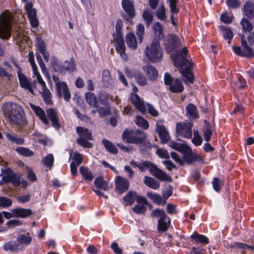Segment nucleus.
I'll use <instances>...</instances> for the list:
<instances>
[{
  "label": "nucleus",
  "mask_w": 254,
  "mask_h": 254,
  "mask_svg": "<svg viewBox=\"0 0 254 254\" xmlns=\"http://www.w3.org/2000/svg\"><path fill=\"white\" fill-rule=\"evenodd\" d=\"M14 217L25 218L32 214V211L29 209L17 208L11 211Z\"/></svg>",
  "instance_id": "obj_26"
},
{
  "label": "nucleus",
  "mask_w": 254,
  "mask_h": 254,
  "mask_svg": "<svg viewBox=\"0 0 254 254\" xmlns=\"http://www.w3.org/2000/svg\"><path fill=\"white\" fill-rule=\"evenodd\" d=\"M126 42L130 49L135 50L137 48V41L133 33L129 32L127 34Z\"/></svg>",
  "instance_id": "obj_29"
},
{
  "label": "nucleus",
  "mask_w": 254,
  "mask_h": 254,
  "mask_svg": "<svg viewBox=\"0 0 254 254\" xmlns=\"http://www.w3.org/2000/svg\"><path fill=\"white\" fill-rule=\"evenodd\" d=\"M130 100L136 109L141 112L144 113L147 110L152 116L156 117L159 116L158 111L153 106L149 104H145L137 94H132L130 95Z\"/></svg>",
  "instance_id": "obj_5"
},
{
  "label": "nucleus",
  "mask_w": 254,
  "mask_h": 254,
  "mask_svg": "<svg viewBox=\"0 0 254 254\" xmlns=\"http://www.w3.org/2000/svg\"><path fill=\"white\" fill-rule=\"evenodd\" d=\"M51 64L55 71L62 73H64L66 71L72 72L75 69V64L72 59L69 61H66L63 64H61L56 57H52Z\"/></svg>",
  "instance_id": "obj_7"
},
{
  "label": "nucleus",
  "mask_w": 254,
  "mask_h": 254,
  "mask_svg": "<svg viewBox=\"0 0 254 254\" xmlns=\"http://www.w3.org/2000/svg\"><path fill=\"white\" fill-rule=\"evenodd\" d=\"M30 106L35 115L39 117L44 124L46 125H48L49 124V120L46 118L45 112L42 108L32 104H30Z\"/></svg>",
  "instance_id": "obj_20"
},
{
  "label": "nucleus",
  "mask_w": 254,
  "mask_h": 254,
  "mask_svg": "<svg viewBox=\"0 0 254 254\" xmlns=\"http://www.w3.org/2000/svg\"><path fill=\"white\" fill-rule=\"evenodd\" d=\"M156 16L161 20H166L167 17L166 15V8L164 4H161L157 9L156 12Z\"/></svg>",
  "instance_id": "obj_45"
},
{
  "label": "nucleus",
  "mask_w": 254,
  "mask_h": 254,
  "mask_svg": "<svg viewBox=\"0 0 254 254\" xmlns=\"http://www.w3.org/2000/svg\"><path fill=\"white\" fill-rule=\"evenodd\" d=\"M145 54L152 62L160 61L162 58L163 53L158 42H153L150 45L147 46L145 48Z\"/></svg>",
  "instance_id": "obj_9"
},
{
  "label": "nucleus",
  "mask_w": 254,
  "mask_h": 254,
  "mask_svg": "<svg viewBox=\"0 0 254 254\" xmlns=\"http://www.w3.org/2000/svg\"><path fill=\"white\" fill-rule=\"evenodd\" d=\"M164 82L169 89L173 93H181L184 89L181 81L178 78H173L168 73L164 74Z\"/></svg>",
  "instance_id": "obj_10"
},
{
  "label": "nucleus",
  "mask_w": 254,
  "mask_h": 254,
  "mask_svg": "<svg viewBox=\"0 0 254 254\" xmlns=\"http://www.w3.org/2000/svg\"><path fill=\"white\" fill-rule=\"evenodd\" d=\"M52 78L55 83L58 97H63L66 101H68L71 98V94L66 82L61 81L59 77L56 75H53Z\"/></svg>",
  "instance_id": "obj_8"
},
{
  "label": "nucleus",
  "mask_w": 254,
  "mask_h": 254,
  "mask_svg": "<svg viewBox=\"0 0 254 254\" xmlns=\"http://www.w3.org/2000/svg\"><path fill=\"white\" fill-rule=\"evenodd\" d=\"M122 4L123 9L128 15L127 19L129 21L135 15L133 3L129 0H122Z\"/></svg>",
  "instance_id": "obj_21"
},
{
  "label": "nucleus",
  "mask_w": 254,
  "mask_h": 254,
  "mask_svg": "<svg viewBox=\"0 0 254 254\" xmlns=\"http://www.w3.org/2000/svg\"><path fill=\"white\" fill-rule=\"evenodd\" d=\"M146 138L145 132L142 131L126 129L123 133V139L126 143L135 144L141 143Z\"/></svg>",
  "instance_id": "obj_6"
},
{
  "label": "nucleus",
  "mask_w": 254,
  "mask_h": 254,
  "mask_svg": "<svg viewBox=\"0 0 254 254\" xmlns=\"http://www.w3.org/2000/svg\"><path fill=\"white\" fill-rule=\"evenodd\" d=\"M232 13H224L221 16V20L225 23H230L233 19Z\"/></svg>",
  "instance_id": "obj_61"
},
{
  "label": "nucleus",
  "mask_w": 254,
  "mask_h": 254,
  "mask_svg": "<svg viewBox=\"0 0 254 254\" xmlns=\"http://www.w3.org/2000/svg\"><path fill=\"white\" fill-rule=\"evenodd\" d=\"M142 16L146 25H149L152 22L153 15L151 10H145L142 14Z\"/></svg>",
  "instance_id": "obj_51"
},
{
  "label": "nucleus",
  "mask_w": 254,
  "mask_h": 254,
  "mask_svg": "<svg viewBox=\"0 0 254 254\" xmlns=\"http://www.w3.org/2000/svg\"><path fill=\"white\" fill-rule=\"evenodd\" d=\"M101 104H102L105 105L104 107H99L97 108V112L99 113V116L101 118H103L106 116L110 114V108L106 105V101L102 100V99L100 101Z\"/></svg>",
  "instance_id": "obj_39"
},
{
  "label": "nucleus",
  "mask_w": 254,
  "mask_h": 254,
  "mask_svg": "<svg viewBox=\"0 0 254 254\" xmlns=\"http://www.w3.org/2000/svg\"><path fill=\"white\" fill-rule=\"evenodd\" d=\"M36 48L40 53L46 51V46L44 41L41 39H38L36 43Z\"/></svg>",
  "instance_id": "obj_64"
},
{
  "label": "nucleus",
  "mask_w": 254,
  "mask_h": 254,
  "mask_svg": "<svg viewBox=\"0 0 254 254\" xmlns=\"http://www.w3.org/2000/svg\"><path fill=\"white\" fill-rule=\"evenodd\" d=\"M115 188L120 193L127 190L129 188V182L125 178L118 176L115 179Z\"/></svg>",
  "instance_id": "obj_19"
},
{
  "label": "nucleus",
  "mask_w": 254,
  "mask_h": 254,
  "mask_svg": "<svg viewBox=\"0 0 254 254\" xmlns=\"http://www.w3.org/2000/svg\"><path fill=\"white\" fill-rule=\"evenodd\" d=\"M142 68L151 80H155L157 79L158 72L154 66L148 64L143 66Z\"/></svg>",
  "instance_id": "obj_24"
},
{
  "label": "nucleus",
  "mask_w": 254,
  "mask_h": 254,
  "mask_svg": "<svg viewBox=\"0 0 254 254\" xmlns=\"http://www.w3.org/2000/svg\"><path fill=\"white\" fill-rule=\"evenodd\" d=\"M245 15L249 18L254 17V4L251 2H246L244 6Z\"/></svg>",
  "instance_id": "obj_33"
},
{
  "label": "nucleus",
  "mask_w": 254,
  "mask_h": 254,
  "mask_svg": "<svg viewBox=\"0 0 254 254\" xmlns=\"http://www.w3.org/2000/svg\"><path fill=\"white\" fill-rule=\"evenodd\" d=\"M145 205L137 204L132 208L134 212L137 214H142L144 213L146 210Z\"/></svg>",
  "instance_id": "obj_60"
},
{
  "label": "nucleus",
  "mask_w": 254,
  "mask_h": 254,
  "mask_svg": "<svg viewBox=\"0 0 254 254\" xmlns=\"http://www.w3.org/2000/svg\"><path fill=\"white\" fill-rule=\"evenodd\" d=\"M80 172L82 177L87 181H91L93 177L92 172L87 168L82 166L80 169Z\"/></svg>",
  "instance_id": "obj_41"
},
{
  "label": "nucleus",
  "mask_w": 254,
  "mask_h": 254,
  "mask_svg": "<svg viewBox=\"0 0 254 254\" xmlns=\"http://www.w3.org/2000/svg\"><path fill=\"white\" fill-rule=\"evenodd\" d=\"M76 131L80 136L76 142L84 147L91 148L92 144L88 141L92 139L91 132L87 128L80 127H77Z\"/></svg>",
  "instance_id": "obj_11"
},
{
  "label": "nucleus",
  "mask_w": 254,
  "mask_h": 254,
  "mask_svg": "<svg viewBox=\"0 0 254 254\" xmlns=\"http://www.w3.org/2000/svg\"><path fill=\"white\" fill-rule=\"evenodd\" d=\"M144 33V26L142 24H138L136 26V34L139 37V42L141 43L142 42Z\"/></svg>",
  "instance_id": "obj_59"
},
{
  "label": "nucleus",
  "mask_w": 254,
  "mask_h": 254,
  "mask_svg": "<svg viewBox=\"0 0 254 254\" xmlns=\"http://www.w3.org/2000/svg\"><path fill=\"white\" fill-rule=\"evenodd\" d=\"M192 123L190 122L179 123L176 125V132L178 136L186 138H190L192 136L191 128Z\"/></svg>",
  "instance_id": "obj_13"
},
{
  "label": "nucleus",
  "mask_w": 254,
  "mask_h": 254,
  "mask_svg": "<svg viewBox=\"0 0 254 254\" xmlns=\"http://www.w3.org/2000/svg\"><path fill=\"white\" fill-rule=\"evenodd\" d=\"M54 161L53 155L52 154H48L42 159V162L48 168H51L53 166Z\"/></svg>",
  "instance_id": "obj_49"
},
{
  "label": "nucleus",
  "mask_w": 254,
  "mask_h": 254,
  "mask_svg": "<svg viewBox=\"0 0 254 254\" xmlns=\"http://www.w3.org/2000/svg\"><path fill=\"white\" fill-rule=\"evenodd\" d=\"M102 142L105 148L108 152L112 154H117L118 153V148L111 141L106 139H103Z\"/></svg>",
  "instance_id": "obj_34"
},
{
  "label": "nucleus",
  "mask_w": 254,
  "mask_h": 254,
  "mask_svg": "<svg viewBox=\"0 0 254 254\" xmlns=\"http://www.w3.org/2000/svg\"><path fill=\"white\" fill-rule=\"evenodd\" d=\"M144 183L146 186L154 190H157L160 187L159 182L151 177H145Z\"/></svg>",
  "instance_id": "obj_31"
},
{
  "label": "nucleus",
  "mask_w": 254,
  "mask_h": 254,
  "mask_svg": "<svg viewBox=\"0 0 254 254\" xmlns=\"http://www.w3.org/2000/svg\"><path fill=\"white\" fill-rule=\"evenodd\" d=\"M19 244L14 241H9L3 246L5 251L15 252L19 249Z\"/></svg>",
  "instance_id": "obj_42"
},
{
  "label": "nucleus",
  "mask_w": 254,
  "mask_h": 254,
  "mask_svg": "<svg viewBox=\"0 0 254 254\" xmlns=\"http://www.w3.org/2000/svg\"><path fill=\"white\" fill-rule=\"evenodd\" d=\"M134 76L137 84L141 86H145L147 84V79L140 72L136 71L134 73Z\"/></svg>",
  "instance_id": "obj_38"
},
{
  "label": "nucleus",
  "mask_w": 254,
  "mask_h": 254,
  "mask_svg": "<svg viewBox=\"0 0 254 254\" xmlns=\"http://www.w3.org/2000/svg\"><path fill=\"white\" fill-rule=\"evenodd\" d=\"M112 81L110 72L107 69H105L102 72V81L105 84H109Z\"/></svg>",
  "instance_id": "obj_55"
},
{
  "label": "nucleus",
  "mask_w": 254,
  "mask_h": 254,
  "mask_svg": "<svg viewBox=\"0 0 254 254\" xmlns=\"http://www.w3.org/2000/svg\"><path fill=\"white\" fill-rule=\"evenodd\" d=\"M12 203V200L4 196H0V207L3 208L8 207Z\"/></svg>",
  "instance_id": "obj_57"
},
{
  "label": "nucleus",
  "mask_w": 254,
  "mask_h": 254,
  "mask_svg": "<svg viewBox=\"0 0 254 254\" xmlns=\"http://www.w3.org/2000/svg\"><path fill=\"white\" fill-rule=\"evenodd\" d=\"M136 192L133 191H129L124 197L123 200L126 204L132 205L135 201Z\"/></svg>",
  "instance_id": "obj_44"
},
{
  "label": "nucleus",
  "mask_w": 254,
  "mask_h": 254,
  "mask_svg": "<svg viewBox=\"0 0 254 254\" xmlns=\"http://www.w3.org/2000/svg\"><path fill=\"white\" fill-rule=\"evenodd\" d=\"M151 216L153 217L162 219L167 215L165 214L164 210L160 209H154L152 211Z\"/></svg>",
  "instance_id": "obj_54"
},
{
  "label": "nucleus",
  "mask_w": 254,
  "mask_h": 254,
  "mask_svg": "<svg viewBox=\"0 0 254 254\" xmlns=\"http://www.w3.org/2000/svg\"><path fill=\"white\" fill-rule=\"evenodd\" d=\"M191 141L195 146H199L201 144L202 139L197 130H193V137Z\"/></svg>",
  "instance_id": "obj_53"
},
{
  "label": "nucleus",
  "mask_w": 254,
  "mask_h": 254,
  "mask_svg": "<svg viewBox=\"0 0 254 254\" xmlns=\"http://www.w3.org/2000/svg\"><path fill=\"white\" fill-rule=\"evenodd\" d=\"M130 164L133 167H138L142 171H143L144 167L148 168L152 175L162 181L171 182L172 181L171 177L167 175L165 172L159 169L157 166L151 164L149 162L145 161L143 162L142 166H138L134 161H131Z\"/></svg>",
  "instance_id": "obj_3"
},
{
  "label": "nucleus",
  "mask_w": 254,
  "mask_h": 254,
  "mask_svg": "<svg viewBox=\"0 0 254 254\" xmlns=\"http://www.w3.org/2000/svg\"><path fill=\"white\" fill-rule=\"evenodd\" d=\"M233 248L234 249H236L237 251L239 250L241 254H245V250L246 249H254V247L252 246L248 245L245 244H243L242 243H234L233 245Z\"/></svg>",
  "instance_id": "obj_43"
},
{
  "label": "nucleus",
  "mask_w": 254,
  "mask_h": 254,
  "mask_svg": "<svg viewBox=\"0 0 254 254\" xmlns=\"http://www.w3.org/2000/svg\"><path fill=\"white\" fill-rule=\"evenodd\" d=\"M212 184L214 190L216 191H219L221 189V182L217 178H214L212 181Z\"/></svg>",
  "instance_id": "obj_63"
},
{
  "label": "nucleus",
  "mask_w": 254,
  "mask_h": 254,
  "mask_svg": "<svg viewBox=\"0 0 254 254\" xmlns=\"http://www.w3.org/2000/svg\"><path fill=\"white\" fill-rule=\"evenodd\" d=\"M241 24L245 31H250L253 29V25L249 20L245 18H243L242 19Z\"/></svg>",
  "instance_id": "obj_56"
},
{
  "label": "nucleus",
  "mask_w": 254,
  "mask_h": 254,
  "mask_svg": "<svg viewBox=\"0 0 254 254\" xmlns=\"http://www.w3.org/2000/svg\"><path fill=\"white\" fill-rule=\"evenodd\" d=\"M190 239L192 241H194L196 243H200L203 244H206L209 242L208 238L205 236L197 233H194L191 235Z\"/></svg>",
  "instance_id": "obj_37"
},
{
  "label": "nucleus",
  "mask_w": 254,
  "mask_h": 254,
  "mask_svg": "<svg viewBox=\"0 0 254 254\" xmlns=\"http://www.w3.org/2000/svg\"><path fill=\"white\" fill-rule=\"evenodd\" d=\"M16 151L19 154L25 157H30L34 154V153L32 150L24 147H18L16 148Z\"/></svg>",
  "instance_id": "obj_50"
},
{
  "label": "nucleus",
  "mask_w": 254,
  "mask_h": 254,
  "mask_svg": "<svg viewBox=\"0 0 254 254\" xmlns=\"http://www.w3.org/2000/svg\"><path fill=\"white\" fill-rule=\"evenodd\" d=\"M25 8L28 18L32 27H36L39 24L38 19L36 17V11L33 8L31 3L27 2L25 4Z\"/></svg>",
  "instance_id": "obj_18"
},
{
  "label": "nucleus",
  "mask_w": 254,
  "mask_h": 254,
  "mask_svg": "<svg viewBox=\"0 0 254 254\" xmlns=\"http://www.w3.org/2000/svg\"><path fill=\"white\" fill-rule=\"evenodd\" d=\"M186 115L190 119H194L198 117L197 108L193 104L190 103L186 107Z\"/></svg>",
  "instance_id": "obj_27"
},
{
  "label": "nucleus",
  "mask_w": 254,
  "mask_h": 254,
  "mask_svg": "<svg viewBox=\"0 0 254 254\" xmlns=\"http://www.w3.org/2000/svg\"><path fill=\"white\" fill-rule=\"evenodd\" d=\"M94 184L97 188L107 190L108 189L107 182L102 177H98L94 181Z\"/></svg>",
  "instance_id": "obj_40"
},
{
  "label": "nucleus",
  "mask_w": 254,
  "mask_h": 254,
  "mask_svg": "<svg viewBox=\"0 0 254 254\" xmlns=\"http://www.w3.org/2000/svg\"><path fill=\"white\" fill-rule=\"evenodd\" d=\"M153 28L156 34L158 35L159 38H160L161 36L163 37V28L159 22H156L154 24Z\"/></svg>",
  "instance_id": "obj_58"
},
{
  "label": "nucleus",
  "mask_w": 254,
  "mask_h": 254,
  "mask_svg": "<svg viewBox=\"0 0 254 254\" xmlns=\"http://www.w3.org/2000/svg\"><path fill=\"white\" fill-rule=\"evenodd\" d=\"M17 241L18 243L19 247L20 246H27L31 243L32 241V236L30 233L28 232L22 234L17 237Z\"/></svg>",
  "instance_id": "obj_23"
},
{
  "label": "nucleus",
  "mask_w": 254,
  "mask_h": 254,
  "mask_svg": "<svg viewBox=\"0 0 254 254\" xmlns=\"http://www.w3.org/2000/svg\"><path fill=\"white\" fill-rule=\"evenodd\" d=\"M203 132L205 141L208 142L211 139V136L212 134V127L209 124H207L204 127Z\"/></svg>",
  "instance_id": "obj_48"
},
{
  "label": "nucleus",
  "mask_w": 254,
  "mask_h": 254,
  "mask_svg": "<svg viewBox=\"0 0 254 254\" xmlns=\"http://www.w3.org/2000/svg\"><path fill=\"white\" fill-rule=\"evenodd\" d=\"M18 77L21 86L27 90H31V86L29 85L30 82L26 76L23 74L19 73Z\"/></svg>",
  "instance_id": "obj_46"
},
{
  "label": "nucleus",
  "mask_w": 254,
  "mask_h": 254,
  "mask_svg": "<svg viewBox=\"0 0 254 254\" xmlns=\"http://www.w3.org/2000/svg\"><path fill=\"white\" fill-rule=\"evenodd\" d=\"M220 29L223 36V37L228 41L229 44L230 43L233 37V34L232 30L227 27L220 26Z\"/></svg>",
  "instance_id": "obj_32"
},
{
  "label": "nucleus",
  "mask_w": 254,
  "mask_h": 254,
  "mask_svg": "<svg viewBox=\"0 0 254 254\" xmlns=\"http://www.w3.org/2000/svg\"><path fill=\"white\" fill-rule=\"evenodd\" d=\"M86 102L91 106L97 108L98 103L95 95L92 92H87L85 95Z\"/></svg>",
  "instance_id": "obj_35"
},
{
  "label": "nucleus",
  "mask_w": 254,
  "mask_h": 254,
  "mask_svg": "<svg viewBox=\"0 0 254 254\" xmlns=\"http://www.w3.org/2000/svg\"><path fill=\"white\" fill-rule=\"evenodd\" d=\"M33 73L36 77L37 81L42 87V91H40L44 101L47 104L51 103V92L49 89L47 87L45 82L43 80L40 73L38 70L33 71Z\"/></svg>",
  "instance_id": "obj_14"
},
{
  "label": "nucleus",
  "mask_w": 254,
  "mask_h": 254,
  "mask_svg": "<svg viewBox=\"0 0 254 254\" xmlns=\"http://www.w3.org/2000/svg\"><path fill=\"white\" fill-rule=\"evenodd\" d=\"M243 57H251L254 56V53L251 48L248 46L243 47Z\"/></svg>",
  "instance_id": "obj_62"
},
{
  "label": "nucleus",
  "mask_w": 254,
  "mask_h": 254,
  "mask_svg": "<svg viewBox=\"0 0 254 254\" xmlns=\"http://www.w3.org/2000/svg\"><path fill=\"white\" fill-rule=\"evenodd\" d=\"M188 52L187 48L184 47L181 51H177L176 53L172 56L174 65L180 68V72L186 84L192 83L194 80L190 70V62L186 58Z\"/></svg>",
  "instance_id": "obj_1"
},
{
  "label": "nucleus",
  "mask_w": 254,
  "mask_h": 254,
  "mask_svg": "<svg viewBox=\"0 0 254 254\" xmlns=\"http://www.w3.org/2000/svg\"><path fill=\"white\" fill-rule=\"evenodd\" d=\"M6 137L9 141L15 142L18 144H22L24 142L23 139L20 137H18L13 133H7L6 134Z\"/></svg>",
  "instance_id": "obj_47"
},
{
  "label": "nucleus",
  "mask_w": 254,
  "mask_h": 254,
  "mask_svg": "<svg viewBox=\"0 0 254 254\" xmlns=\"http://www.w3.org/2000/svg\"><path fill=\"white\" fill-rule=\"evenodd\" d=\"M135 122L138 126L144 129H147L148 128V122L141 116H137Z\"/></svg>",
  "instance_id": "obj_52"
},
{
  "label": "nucleus",
  "mask_w": 254,
  "mask_h": 254,
  "mask_svg": "<svg viewBox=\"0 0 254 254\" xmlns=\"http://www.w3.org/2000/svg\"><path fill=\"white\" fill-rule=\"evenodd\" d=\"M2 111L4 116L14 125H20L24 121V112L20 106L12 103L3 104Z\"/></svg>",
  "instance_id": "obj_2"
},
{
  "label": "nucleus",
  "mask_w": 254,
  "mask_h": 254,
  "mask_svg": "<svg viewBox=\"0 0 254 254\" xmlns=\"http://www.w3.org/2000/svg\"><path fill=\"white\" fill-rule=\"evenodd\" d=\"M181 46V41L176 35L170 34L167 36L165 46L168 52H172Z\"/></svg>",
  "instance_id": "obj_17"
},
{
  "label": "nucleus",
  "mask_w": 254,
  "mask_h": 254,
  "mask_svg": "<svg viewBox=\"0 0 254 254\" xmlns=\"http://www.w3.org/2000/svg\"><path fill=\"white\" fill-rule=\"evenodd\" d=\"M170 219L167 216L162 219H159L158 223V231L162 232L167 231L170 225Z\"/></svg>",
  "instance_id": "obj_30"
},
{
  "label": "nucleus",
  "mask_w": 254,
  "mask_h": 254,
  "mask_svg": "<svg viewBox=\"0 0 254 254\" xmlns=\"http://www.w3.org/2000/svg\"><path fill=\"white\" fill-rule=\"evenodd\" d=\"M12 14L3 13L0 18V38L3 40L8 39L10 36V29L12 22Z\"/></svg>",
  "instance_id": "obj_4"
},
{
  "label": "nucleus",
  "mask_w": 254,
  "mask_h": 254,
  "mask_svg": "<svg viewBox=\"0 0 254 254\" xmlns=\"http://www.w3.org/2000/svg\"><path fill=\"white\" fill-rule=\"evenodd\" d=\"M46 111L48 117L52 122V126L56 128H59L60 124L58 120V113L56 110L53 109H49Z\"/></svg>",
  "instance_id": "obj_22"
},
{
  "label": "nucleus",
  "mask_w": 254,
  "mask_h": 254,
  "mask_svg": "<svg viewBox=\"0 0 254 254\" xmlns=\"http://www.w3.org/2000/svg\"><path fill=\"white\" fill-rule=\"evenodd\" d=\"M2 180L5 183H11L14 186L17 187L21 184L20 177L12 170L7 169L2 171Z\"/></svg>",
  "instance_id": "obj_15"
},
{
  "label": "nucleus",
  "mask_w": 254,
  "mask_h": 254,
  "mask_svg": "<svg viewBox=\"0 0 254 254\" xmlns=\"http://www.w3.org/2000/svg\"><path fill=\"white\" fill-rule=\"evenodd\" d=\"M156 131L158 133L161 141L166 142L169 139V135L164 126L157 124Z\"/></svg>",
  "instance_id": "obj_25"
},
{
  "label": "nucleus",
  "mask_w": 254,
  "mask_h": 254,
  "mask_svg": "<svg viewBox=\"0 0 254 254\" xmlns=\"http://www.w3.org/2000/svg\"><path fill=\"white\" fill-rule=\"evenodd\" d=\"M169 146L172 148L182 153L183 152H189L190 151V147L185 143H179L173 141L169 142Z\"/></svg>",
  "instance_id": "obj_28"
},
{
  "label": "nucleus",
  "mask_w": 254,
  "mask_h": 254,
  "mask_svg": "<svg viewBox=\"0 0 254 254\" xmlns=\"http://www.w3.org/2000/svg\"><path fill=\"white\" fill-rule=\"evenodd\" d=\"M114 40L116 43L115 48L116 51L120 54V56L124 60L127 61L128 57L125 53L126 47L124 44V40L120 32H116V35L114 36Z\"/></svg>",
  "instance_id": "obj_16"
},
{
  "label": "nucleus",
  "mask_w": 254,
  "mask_h": 254,
  "mask_svg": "<svg viewBox=\"0 0 254 254\" xmlns=\"http://www.w3.org/2000/svg\"><path fill=\"white\" fill-rule=\"evenodd\" d=\"M147 195L149 198L152 200L154 203L157 204L163 205L166 202L165 200H164L161 195L157 193H152L148 192L147 193Z\"/></svg>",
  "instance_id": "obj_36"
},
{
  "label": "nucleus",
  "mask_w": 254,
  "mask_h": 254,
  "mask_svg": "<svg viewBox=\"0 0 254 254\" xmlns=\"http://www.w3.org/2000/svg\"><path fill=\"white\" fill-rule=\"evenodd\" d=\"M182 153L184 154L183 159L181 158L177 153L175 152L171 153L172 158L175 161L181 166H183L185 162L188 164H191L194 159H196V157H198V155L192 153L190 148V152H183Z\"/></svg>",
  "instance_id": "obj_12"
}]
</instances>
